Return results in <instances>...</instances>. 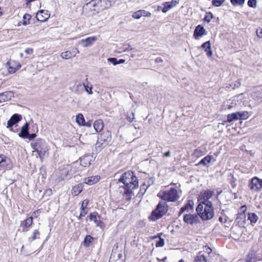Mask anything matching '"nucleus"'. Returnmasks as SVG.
<instances>
[{"instance_id": "nucleus-1", "label": "nucleus", "mask_w": 262, "mask_h": 262, "mask_svg": "<svg viewBox=\"0 0 262 262\" xmlns=\"http://www.w3.org/2000/svg\"><path fill=\"white\" fill-rule=\"evenodd\" d=\"M124 184L125 191L123 196L126 200H129L133 195V190L138 186V180L133 171H126L119 179Z\"/></svg>"}, {"instance_id": "nucleus-2", "label": "nucleus", "mask_w": 262, "mask_h": 262, "mask_svg": "<svg viewBox=\"0 0 262 262\" xmlns=\"http://www.w3.org/2000/svg\"><path fill=\"white\" fill-rule=\"evenodd\" d=\"M193 202L189 201L183 207H181L180 209L179 216H180L185 211H187L186 213L183 215V221L187 224L193 225L200 223V217L198 213H191L190 211L192 210Z\"/></svg>"}, {"instance_id": "nucleus-3", "label": "nucleus", "mask_w": 262, "mask_h": 262, "mask_svg": "<svg viewBox=\"0 0 262 262\" xmlns=\"http://www.w3.org/2000/svg\"><path fill=\"white\" fill-rule=\"evenodd\" d=\"M196 211L203 221H208L213 218L214 212L211 201L202 202L200 203L196 208Z\"/></svg>"}, {"instance_id": "nucleus-4", "label": "nucleus", "mask_w": 262, "mask_h": 262, "mask_svg": "<svg viewBox=\"0 0 262 262\" xmlns=\"http://www.w3.org/2000/svg\"><path fill=\"white\" fill-rule=\"evenodd\" d=\"M109 6L96 3V1H91L86 4L82 8L83 13L88 16H93L97 14L101 10L108 8Z\"/></svg>"}, {"instance_id": "nucleus-5", "label": "nucleus", "mask_w": 262, "mask_h": 262, "mask_svg": "<svg viewBox=\"0 0 262 262\" xmlns=\"http://www.w3.org/2000/svg\"><path fill=\"white\" fill-rule=\"evenodd\" d=\"M31 146L34 151H36L39 158L42 160L43 157L49 150L48 145L44 139H37L31 143Z\"/></svg>"}, {"instance_id": "nucleus-6", "label": "nucleus", "mask_w": 262, "mask_h": 262, "mask_svg": "<svg viewBox=\"0 0 262 262\" xmlns=\"http://www.w3.org/2000/svg\"><path fill=\"white\" fill-rule=\"evenodd\" d=\"M158 196L168 202H176L180 198L178 190L174 188H171L169 190L160 192L158 194Z\"/></svg>"}, {"instance_id": "nucleus-7", "label": "nucleus", "mask_w": 262, "mask_h": 262, "mask_svg": "<svg viewBox=\"0 0 262 262\" xmlns=\"http://www.w3.org/2000/svg\"><path fill=\"white\" fill-rule=\"evenodd\" d=\"M168 205L165 202H160L156 208L152 211L149 217L151 221H155L165 215L168 211Z\"/></svg>"}, {"instance_id": "nucleus-8", "label": "nucleus", "mask_w": 262, "mask_h": 262, "mask_svg": "<svg viewBox=\"0 0 262 262\" xmlns=\"http://www.w3.org/2000/svg\"><path fill=\"white\" fill-rule=\"evenodd\" d=\"M74 172V170L73 166L70 165H67L66 167L60 169L57 172V180L59 182L66 179H69L72 177Z\"/></svg>"}, {"instance_id": "nucleus-9", "label": "nucleus", "mask_w": 262, "mask_h": 262, "mask_svg": "<svg viewBox=\"0 0 262 262\" xmlns=\"http://www.w3.org/2000/svg\"><path fill=\"white\" fill-rule=\"evenodd\" d=\"M248 188L252 192H259L262 189V179L254 177L250 181Z\"/></svg>"}, {"instance_id": "nucleus-10", "label": "nucleus", "mask_w": 262, "mask_h": 262, "mask_svg": "<svg viewBox=\"0 0 262 262\" xmlns=\"http://www.w3.org/2000/svg\"><path fill=\"white\" fill-rule=\"evenodd\" d=\"M111 138L112 137L111 132L106 130L102 133V134H100L99 136L98 137L96 146L99 147L101 145L103 144L107 145L108 143L111 141Z\"/></svg>"}, {"instance_id": "nucleus-11", "label": "nucleus", "mask_w": 262, "mask_h": 262, "mask_svg": "<svg viewBox=\"0 0 262 262\" xmlns=\"http://www.w3.org/2000/svg\"><path fill=\"white\" fill-rule=\"evenodd\" d=\"M89 219L93 221L96 225L97 227H99L102 229L103 227V223L100 220V216L96 212H93L90 214Z\"/></svg>"}, {"instance_id": "nucleus-12", "label": "nucleus", "mask_w": 262, "mask_h": 262, "mask_svg": "<svg viewBox=\"0 0 262 262\" xmlns=\"http://www.w3.org/2000/svg\"><path fill=\"white\" fill-rule=\"evenodd\" d=\"M50 16L49 11L40 10L36 14V18L37 20L43 22L46 21Z\"/></svg>"}, {"instance_id": "nucleus-13", "label": "nucleus", "mask_w": 262, "mask_h": 262, "mask_svg": "<svg viewBox=\"0 0 262 262\" xmlns=\"http://www.w3.org/2000/svg\"><path fill=\"white\" fill-rule=\"evenodd\" d=\"M7 64L9 66V72L11 74L14 73L21 67V64L19 62H16L14 60L7 62Z\"/></svg>"}, {"instance_id": "nucleus-14", "label": "nucleus", "mask_w": 262, "mask_h": 262, "mask_svg": "<svg viewBox=\"0 0 262 262\" xmlns=\"http://www.w3.org/2000/svg\"><path fill=\"white\" fill-rule=\"evenodd\" d=\"M22 119L20 115L15 114L13 115L7 122V127L10 128L19 122Z\"/></svg>"}, {"instance_id": "nucleus-15", "label": "nucleus", "mask_w": 262, "mask_h": 262, "mask_svg": "<svg viewBox=\"0 0 262 262\" xmlns=\"http://www.w3.org/2000/svg\"><path fill=\"white\" fill-rule=\"evenodd\" d=\"M97 39L96 36L89 37L85 39L80 40L79 43L81 44L83 47H88L92 45Z\"/></svg>"}, {"instance_id": "nucleus-16", "label": "nucleus", "mask_w": 262, "mask_h": 262, "mask_svg": "<svg viewBox=\"0 0 262 262\" xmlns=\"http://www.w3.org/2000/svg\"><path fill=\"white\" fill-rule=\"evenodd\" d=\"M151 13L149 12L146 11L144 10H140L133 14V17L135 19H139L142 16L150 17Z\"/></svg>"}, {"instance_id": "nucleus-17", "label": "nucleus", "mask_w": 262, "mask_h": 262, "mask_svg": "<svg viewBox=\"0 0 262 262\" xmlns=\"http://www.w3.org/2000/svg\"><path fill=\"white\" fill-rule=\"evenodd\" d=\"M178 2L175 0H172L170 2H166L163 3V8L162 11L163 13L167 12L169 9L176 6L178 4Z\"/></svg>"}, {"instance_id": "nucleus-18", "label": "nucleus", "mask_w": 262, "mask_h": 262, "mask_svg": "<svg viewBox=\"0 0 262 262\" xmlns=\"http://www.w3.org/2000/svg\"><path fill=\"white\" fill-rule=\"evenodd\" d=\"M29 124L26 122L21 128L20 133L18 134L19 137L26 139L29 133Z\"/></svg>"}, {"instance_id": "nucleus-19", "label": "nucleus", "mask_w": 262, "mask_h": 262, "mask_svg": "<svg viewBox=\"0 0 262 262\" xmlns=\"http://www.w3.org/2000/svg\"><path fill=\"white\" fill-rule=\"evenodd\" d=\"M10 160L6 156L0 155V166L10 168Z\"/></svg>"}, {"instance_id": "nucleus-20", "label": "nucleus", "mask_w": 262, "mask_h": 262, "mask_svg": "<svg viewBox=\"0 0 262 262\" xmlns=\"http://www.w3.org/2000/svg\"><path fill=\"white\" fill-rule=\"evenodd\" d=\"M80 165L83 167H87L91 164L92 157L90 155L84 156L80 158Z\"/></svg>"}, {"instance_id": "nucleus-21", "label": "nucleus", "mask_w": 262, "mask_h": 262, "mask_svg": "<svg viewBox=\"0 0 262 262\" xmlns=\"http://www.w3.org/2000/svg\"><path fill=\"white\" fill-rule=\"evenodd\" d=\"M100 179V177L99 176L88 177L84 179V183L88 185H92L98 182Z\"/></svg>"}, {"instance_id": "nucleus-22", "label": "nucleus", "mask_w": 262, "mask_h": 262, "mask_svg": "<svg viewBox=\"0 0 262 262\" xmlns=\"http://www.w3.org/2000/svg\"><path fill=\"white\" fill-rule=\"evenodd\" d=\"M79 52L78 49H76V52L75 53L70 51H67L61 53L60 56L63 59H68L73 57H75L77 54L79 53Z\"/></svg>"}, {"instance_id": "nucleus-23", "label": "nucleus", "mask_w": 262, "mask_h": 262, "mask_svg": "<svg viewBox=\"0 0 262 262\" xmlns=\"http://www.w3.org/2000/svg\"><path fill=\"white\" fill-rule=\"evenodd\" d=\"M201 47L204 49L205 51L206 52L207 55L208 57H210L212 55V52L211 50V45L210 41H207L203 43Z\"/></svg>"}, {"instance_id": "nucleus-24", "label": "nucleus", "mask_w": 262, "mask_h": 262, "mask_svg": "<svg viewBox=\"0 0 262 262\" xmlns=\"http://www.w3.org/2000/svg\"><path fill=\"white\" fill-rule=\"evenodd\" d=\"M83 185L82 183L78 184L73 187L71 192L74 196L78 195L83 190Z\"/></svg>"}, {"instance_id": "nucleus-25", "label": "nucleus", "mask_w": 262, "mask_h": 262, "mask_svg": "<svg viewBox=\"0 0 262 262\" xmlns=\"http://www.w3.org/2000/svg\"><path fill=\"white\" fill-rule=\"evenodd\" d=\"M205 34V30L203 26L198 25L196 27L194 32V36L195 38L201 36Z\"/></svg>"}, {"instance_id": "nucleus-26", "label": "nucleus", "mask_w": 262, "mask_h": 262, "mask_svg": "<svg viewBox=\"0 0 262 262\" xmlns=\"http://www.w3.org/2000/svg\"><path fill=\"white\" fill-rule=\"evenodd\" d=\"M0 102H5L11 99L12 97V93L10 91L0 93Z\"/></svg>"}, {"instance_id": "nucleus-27", "label": "nucleus", "mask_w": 262, "mask_h": 262, "mask_svg": "<svg viewBox=\"0 0 262 262\" xmlns=\"http://www.w3.org/2000/svg\"><path fill=\"white\" fill-rule=\"evenodd\" d=\"M213 193L214 192L211 190H206L202 192L201 195L203 199V202L209 201V199L212 196Z\"/></svg>"}, {"instance_id": "nucleus-28", "label": "nucleus", "mask_w": 262, "mask_h": 262, "mask_svg": "<svg viewBox=\"0 0 262 262\" xmlns=\"http://www.w3.org/2000/svg\"><path fill=\"white\" fill-rule=\"evenodd\" d=\"M93 126L97 132H100L103 129L104 124L102 120L99 119L94 122Z\"/></svg>"}, {"instance_id": "nucleus-29", "label": "nucleus", "mask_w": 262, "mask_h": 262, "mask_svg": "<svg viewBox=\"0 0 262 262\" xmlns=\"http://www.w3.org/2000/svg\"><path fill=\"white\" fill-rule=\"evenodd\" d=\"M94 239V237H92L90 235H86L83 242V246L85 247H89V246H90L91 244L92 243Z\"/></svg>"}, {"instance_id": "nucleus-30", "label": "nucleus", "mask_w": 262, "mask_h": 262, "mask_svg": "<svg viewBox=\"0 0 262 262\" xmlns=\"http://www.w3.org/2000/svg\"><path fill=\"white\" fill-rule=\"evenodd\" d=\"M227 122L230 123L232 121L238 120L237 113L228 114L227 116Z\"/></svg>"}, {"instance_id": "nucleus-31", "label": "nucleus", "mask_w": 262, "mask_h": 262, "mask_svg": "<svg viewBox=\"0 0 262 262\" xmlns=\"http://www.w3.org/2000/svg\"><path fill=\"white\" fill-rule=\"evenodd\" d=\"M76 121L79 125H84L85 120L82 114H78L76 116Z\"/></svg>"}, {"instance_id": "nucleus-32", "label": "nucleus", "mask_w": 262, "mask_h": 262, "mask_svg": "<svg viewBox=\"0 0 262 262\" xmlns=\"http://www.w3.org/2000/svg\"><path fill=\"white\" fill-rule=\"evenodd\" d=\"M238 115V118L239 120L247 119L249 116V113L246 111L244 112H237Z\"/></svg>"}, {"instance_id": "nucleus-33", "label": "nucleus", "mask_w": 262, "mask_h": 262, "mask_svg": "<svg viewBox=\"0 0 262 262\" xmlns=\"http://www.w3.org/2000/svg\"><path fill=\"white\" fill-rule=\"evenodd\" d=\"M212 157L210 156H207L203 158L199 163V164H202L204 166L207 165V164L210 163Z\"/></svg>"}, {"instance_id": "nucleus-34", "label": "nucleus", "mask_w": 262, "mask_h": 262, "mask_svg": "<svg viewBox=\"0 0 262 262\" xmlns=\"http://www.w3.org/2000/svg\"><path fill=\"white\" fill-rule=\"evenodd\" d=\"M248 219L251 223H255L258 220V216L254 213H251L248 214Z\"/></svg>"}, {"instance_id": "nucleus-35", "label": "nucleus", "mask_w": 262, "mask_h": 262, "mask_svg": "<svg viewBox=\"0 0 262 262\" xmlns=\"http://www.w3.org/2000/svg\"><path fill=\"white\" fill-rule=\"evenodd\" d=\"M158 237H159V240L156 243V246L157 247H162L164 245V239L163 238H161L160 235H158L157 236H154L152 237V239H155Z\"/></svg>"}, {"instance_id": "nucleus-36", "label": "nucleus", "mask_w": 262, "mask_h": 262, "mask_svg": "<svg viewBox=\"0 0 262 262\" xmlns=\"http://www.w3.org/2000/svg\"><path fill=\"white\" fill-rule=\"evenodd\" d=\"M33 223V218L32 217H29L22 224V225L25 227H30Z\"/></svg>"}, {"instance_id": "nucleus-37", "label": "nucleus", "mask_w": 262, "mask_h": 262, "mask_svg": "<svg viewBox=\"0 0 262 262\" xmlns=\"http://www.w3.org/2000/svg\"><path fill=\"white\" fill-rule=\"evenodd\" d=\"M31 18V15L29 14H25L23 16V25L26 26L30 24V20Z\"/></svg>"}, {"instance_id": "nucleus-38", "label": "nucleus", "mask_w": 262, "mask_h": 262, "mask_svg": "<svg viewBox=\"0 0 262 262\" xmlns=\"http://www.w3.org/2000/svg\"><path fill=\"white\" fill-rule=\"evenodd\" d=\"M256 258V254L253 252H250L247 257V262H253Z\"/></svg>"}, {"instance_id": "nucleus-39", "label": "nucleus", "mask_w": 262, "mask_h": 262, "mask_svg": "<svg viewBox=\"0 0 262 262\" xmlns=\"http://www.w3.org/2000/svg\"><path fill=\"white\" fill-rule=\"evenodd\" d=\"M91 1H96V3H98L103 5H106L109 7L111 6V3L108 0H92Z\"/></svg>"}, {"instance_id": "nucleus-40", "label": "nucleus", "mask_w": 262, "mask_h": 262, "mask_svg": "<svg viewBox=\"0 0 262 262\" xmlns=\"http://www.w3.org/2000/svg\"><path fill=\"white\" fill-rule=\"evenodd\" d=\"M194 262H207V259L203 255L197 256Z\"/></svg>"}, {"instance_id": "nucleus-41", "label": "nucleus", "mask_w": 262, "mask_h": 262, "mask_svg": "<svg viewBox=\"0 0 262 262\" xmlns=\"http://www.w3.org/2000/svg\"><path fill=\"white\" fill-rule=\"evenodd\" d=\"M230 2L233 5L242 6L244 4L245 0H230Z\"/></svg>"}, {"instance_id": "nucleus-42", "label": "nucleus", "mask_w": 262, "mask_h": 262, "mask_svg": "<svg viewBox=\"0 0 262 262\" xmlns=\"http://www.w3.org/2000/svg\"><path fill=\"white\" fill-rule=\"evenodd\" d=\"M213 18V14L212 13L209 12L206 13V15L204 17V20L205 21H207V23H210L211 19Z\"/></svg>"}, {"instance_id": "nucleus-43", "label": "nucleus", "mask_w": 262, "mask_h": 262, "mask_svg": "<svg viewBox=\"0 0 262 262\" xmlns=\"http://www.w3.org/2000/svg\"><path fill=\"white\" fill-rule=\"evenodd\" d=\"M83 85L84 88V90L85 91L90 95H91L93 94V91H92V86L91 85V86H89L88 84H86L85 83H83Z\"/></svg>"}, {"instance_id": "nucleus-44", "label": "nucleus", "mask_w": 262, "mask_h": 262, "mask_svg": "<svg viewBox=\"0 0 262 262\" xmlns=\"http://www.w3.org/2000/svg\"><path fill=\"white\" fill-rule=\"evenodd\" d=\"M40 233L38 230H35L33 232V236L29 238V240L30 242H32V241H34L38 237L37 236L39 235Z\"/></svg>"}, {"instance_id": "nucleus-45", "label": "nucleus", "mask_w": 262, "mask_h": 262, "mask_svg": "<svg viewBox=\"0 0 262 262\" xmlns=\"http://www.w3.org/2000/svg\"><path fill=\"white\" fill-rule=\"evenodd\" d=\"M225 1V0H212V4L215 7H220L223 4Z\"/></svg>"}, {"instance_id": "nucleus-46", "label": "nucleus", "mask_w": 262, "mask_h": 262, "mask_svg": "<svg viewBox=\"0 0 262 262\" xmlns=\"http://www.w3.org/2000/svg\"><path fill=\"white\" fill-rule=\"evenodd\" d=\"M89 201L87 199L84 200L82 201L81 203V206L80 210H85V209L86 208L88 205L89 204Z\"/></svg>"}, {"instance_id": "nucleus-47", "label": "nucleus", "mask_w": 262, "mask_h": 262, "mask_svg": "<svg viewBox=\"0 0 262 262\" xmlns=\"http://www.w3.org/2000/svg\"><path fill=\"white\" fill-rule=\"evenodd\" d=\"M257 4L256 0H249L248 1V5L252 8H255Z\"/></svg>"}, {"instance_id": "nucleus-48", "label": "nucleus", "mask_w": 262, "mask_h": 262, "mask_svg": "<svg viewBox=\"0 0 262 262\" xmlns=\"http://www.w3.org/2000/svg\"><path fill=\"white\" fill-rule=\"evenodd\" d=\"M135 119V114L132 112L130 114L127 115V120L130 122H132Z\"/></svg>"}, {"instance_id": "nucleus-49", "label": "nucleus", "mask_w": 262, "mask_h": 262, "mask_svg": "<svg viewBox=\"0 0 262 262\" xmlns=\"http://www.w3.org/2000/svg\"><path fill=\"white\" fill-rule=\"evenodd\" d=\"M107 61L110 62H111L114 65H116L118 64V63H117L118 60H117V58H113V57L109 58L107 59Z\"/></svg>"}, {"instance_id": "nucleus-50", "label": "nucleus", "mask_w": 262, "mask_h": 262, "mask_svg": "<svg viewBox=\"0 0 262 262\" xmlns=\"http://www.w3.org/2000/svg\"><path fill=\"white\" fill-rule=\"evenodd\" d=\"M36 137V134L35 133L30 134L28 133L27 135V137L26 138L28 139L29 140H32L34 139Z\"/></svg>"}, {"instance_id": "nucleus-51", "label": "nucleus", "mask_w": 262, "mask_h": 262, "mask_svg": "<svg viewBox=\"0 0 262 262\" xmlns=\"http://www.w3.org/2000/svg\"><path fill=\"white\" fill-rule=\"evenodd\" d=\"M87 214V211L85 210H81V212L80 213L79 216H78V219L80 220L81 218L85 216Z\"/></svg>"}, {"instance_id": "nucleus-52", "label": "nucleus", "mask_w": 262, "mask_h": 262, "mask_svg": "<svg viewBox=\"0 0 262 262\" xmlns=\"http://www.w3.org/2000/svg\"><path fill=\"white\" fill-rule=\"evenodd\" d=\"M257 36L259 38H262V28H258L256 30Z\"/></svg>"}, {"instance_id": "nucleus-53", "label": "nucleus", "mask_w": 262, "mask_h": 262, "mask_svg": "<svg viewBox=\"0 0 262 262\" xmlns=\"http://www.w3.org/2000/svg\"><path fill=\"white\" fill-rule=\"evenodd\" d=\"M122 256V254H118V258L116 260H111L110 259L109 260V262H122L121 259H120V257Z\"/></svg>"}, {"instance_id": "nucleus-54", "label": "nucleus", "mask_w": 262, "mask_h": 262, "mask_svg": "<svg viewBox=\"0 0 262 262\" xmlns=\"http://www.w3.org/2000/svg\"><path fill=\"white\" fill-rule=\"evenodd\" d=\"M25 52L28 54H32L33 52V50L31 48H27L25 50Z\"/></svg>"}, {"instance_id": "nucleus-55", "label": "nucleus", "mask_w": 262, "mask_h": 262, "mask_svg": "<svg viewBox=\"0 0 262 262\" xmlns=\"http://www.w3.org/2000/svg\"><path fill=\"white\" fill-rule=\"evenodd\" d=\"M171 152L170 151H168L164 154L163 157H169L171 156Z\"/></svg>"}, {"instance_id": "nucleus-56", "label": "nucleus", "mask_w": 262, "mask_h": 262, "mask_svg": "<svg viewBox=\"0 0 262 262\" xmlns=\"http://www.w3.org/2000/svg\"><path fill=\"white\" fill-rule=\"evenodd\" d=\"M201 152V150L200 149H196L195 150H194V155H195L196 156H199V154Z\"/></svg>"}, {"instance_id": "nucleus-57", "label": "nucleus", "mask_w": 262, "mask_h": 262, "mask_svg": "<svg viewBox=\"0 0 262 262\" xmlns=\"http://www.w3.org/2000/svg\"><path fill=\"white\" fill-rule=\"evenodd\" d=\"M155 61L157 63H160V62H162L163 60L161 58L158 57L156 59Z\"/></svg>"}, {"instance_id": "nucleus-58", "label": "nucleus", "mask_w": 262, "mask_h": 262, "mask_svg": "<svg viewBox=\"0 0 262 262\" xmlns=\"http://www.w3.org/2000/svg\"><path fill=\"white\" fill-rule=\"evenodd\" d=\"M124 62H125L124 59H120L119 60H118L117 63H118V64H121V63H124Z\"/></svg>"}, {"instance_id": "nucleus-59", "label": "nucleus", "mask_w": 262, "mask_h": 262, "mask_svg": "<svg viewBox=\"0 0 262 262\" xmlns=\"http://www.w3.org/2000/svg\"><path fill=\"white\" fill-rule=\"evenodd\" d=\"M85 126L90 127L91 126V122H88L86 123L84 122V125Z\"/></svg>"}, {"instance_id": "nucleus-60", "label": "nucleus", "mask_w": 262, "mask_h": 262, "mask_svg": "<svg viewBox=\"0 0 262 262\" xmlns=\"http://www.w3.org/2000/svg\"><path fill=\"white\" fill-rule=\"evenodd\" d=\"M241 209L243 211H245L246 210V207L245 205H244V206H242L241 207Z\"/></svg>"}, {"instance_id": "nucleus-61", "label": "nucleus", "mask_w": 262, "mask_h": 262, "mask_svg": "<svg viewBox=\"0 0 262 262\" xmlns=\"http://www.w3.org/2000/svg\"><path fill=\"white\" fill-rule=\"evenodd\" d=\"M46 193H48L49 194L52 193V190L51 189L47 190L46 191Z\"/></svg>"}, {"instance_id": "nucleus-62", "label": "nucleus", "mask_w": 262, "mask_h": 262, "mask_svg": "<svg viewBox=\"0 0 262 262\" xmlns=\"http://www.w3.org/2000/svg\"><path fill=\"white\" fill-rule=\"evenodd\" d=\"M222 220H223V219H222V218L221 217H220L219 218V221H220L221 222H223V221H222Z\"/></svg>"}, {"instance_id": "nucleus-63", "label": "nucleus", "mask_w": 262, "mask_h": 262, "mask_svg": "<svg viewBox=\"0 0 262 262\" xmlns=\"http://www.w3.org/2000/svg\"><path fill=\"white\" fill-rule=\"evenodd\" d=\"M76 49H75L74 50H73V51H72L71 52L75 53L76 52Z\"/></svg>"}, {"instance_id": "nucleus-64", "label": "nucleus", "mask_w": 262, "mask_h": 262, "mask_svg": "<svg viewBox=\"0 0 262 262\" xmlns=\"http://www.w3.org/2000/svg\"><path fill=\"white\" fill-rule=\"evenodd\" d=\"M179 262H184V261L183 259H181Z\"/></svg>"}]
</instances>
